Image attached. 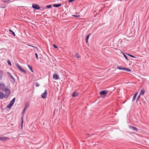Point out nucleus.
<instances>
[{
  "label": "nucleus",
  "mask_w": 149,
  "mask_h": 149,
  "mask_svg": "<svg viewBox=\"0 0 149 149\" xmlns=\"http://www.w3.org/2000/svg\"><path fill=\"white\" fill-rule=\"evenodd\" d=\"M15 65L17 68L21 71L24 74H26V72L18 63H16Z\"/></svg>",
  "instance_id": "f03ea898"
},
{
  "label": "nucleus",
  "mask_w": 149,
  "mask_h": 149,
  "mask_svg": "<svg viewBox=\"0 0 149 149\" xmlns=\"http://www.w3.org/2000/svg\"><path fill=\"white\" fill-rule=\"evenodd\" d=\"M124 70L128 72H130L131 71V70L130 69L128 68H126L125 67H124Z\"/></svg>",
  "instance_id": "a211bd4d"
},
{
  "label": "nucleus",
  "mask_w": 149,
  "mask_h": 149,
  "mask_svg": "<svg viewBox=\"0 0 149 149\" xmlns=\"http://www.w3.org/2000/svg\"><path fill=\"white\" fill-rule=\"evenodd\" d=\"M117 68L118 69L120 70H124V67L123 68L122 66H118Z\"/></svg>",
  "instance_id": "dca6fc26"
},
{
  "label": "nucleus",
  "mask_w": 149,
  "mask_h": 149,
  "mask_svg": "<svg viewBox=\"0 0 149 149\" xmlns=\"http://www.w3.org/2000/svg\"><path fill=\"white\" fill-rule=\"evenodd\" d=\"M3 75V72L2 71L0 70V80H1L2 79Z\"/></svg>",
  "instance_id": "4468645a"
},
{
  "label": "nucleus",
  "mask_w": 149,
  "mask_h": 149,
  "mask_svg": "<svg viewBox=\"0 0 149 149\" xmlns=\"http://www.w3.org/2000/svg\"><path fill=\"white\" fill-rule=\"evenodd\" d=\"M36 87H38L40 86V84L38 82H36Z\"/></svg>",
  "instance_id": "72a5a7b5"
},
{
  "label": "nucleus",
  "mask_w": 149,
  "mask_h": 149,
  "mask_svg": "<svg viewBox=\"0 0 149 149\" xmlns=\"http://www.w3.org/2000/svg\"><path fill=\"white\" fill-rule=\"evenodd\" d=\"M7 73L9 75V76H10L11 75H12L11 73L9 72H8Z\"/></svg>",
  "instance_id": "c9c22d12"
},
{
  "label": "nucleus",
  "mask_w": 149,
  "mask_h": 149,
  "mask_svg": "<svg viewBox=\"0 0 149 149\" xmlns=\"http://www.w3.org/2000/svg\"><path fill=\"white\" fill-rule=\"evenodd\" d=\"M53 46L55 48H58L57 47L55 44L53 45Z\"/></svg>",
  "instance_id": "473e14b6"
},
{
  "label": "nucleus",
  "mask_w": 149,
  "mask_h": 149,
  "mask_svg": "<svg viewBox=\"0 0 149 149\" xmlns=\"http://www.w3.org/2000/svg\"><path fill=\"white\" fill-rule=\"evenodd\" d=\"M6 95L5 94V95H4V94L2 92L0 91V99H2L4 97H5V98H6L7 97H6Z\"/></svg>",
  "instance_id": "39448f33"
},
{
  "label": "nucleus",
  "mask_w": 149,
  "mask_h": 149,
  "mask_svg": "<svg viewBox=\"0 0 149 149\" xmlns=\"http://www.w3.org/2000/svg\"><path fill=\"white\" fill-rule=\"evenodd\" d=\"M7 62L8 65H10V66H12L11 63L9 60H8Z\"/></svg>",
  "instance_id": "5701e85b"
},
{
  "label": "nucleus",
  "mask_w": 149,
  "mask_h": 149,
  "mask_svg": "<svg viewBox=\"0 0 149 149\" xmlns=\"http://www.w3.org/2000/svg\"><path fill=\"white\" fill-rule=\"evenodd\" d=\"M9 31L10 32H11L12 34L14 36H15V33L12 30H11V29H9Z\"/></svg>",
  "instance_id": "4be33fe9"
},
{
  "label": "nucleus",
  "mask_w": 149,
  "mask_h": 149,
  "mask_svg": "<svg viewBox=\"0 0 149 149\" xmlns=\"http://www.w3.org/2000/svg\"><path fill=\"white\" fill-rule=\"evenodd\" d=\"M28 45L30 46L31 47H34V46L33 45Z\"/></svg>",
  "instance_id": "58836bf2"
},
{
  "label": "nucleus",
  "mask_w": 149,
  "mask_h": 149,
  "mask_svg": "<svg viewBox=\"0 0 149 149\" xmlns=\"http://www.w3.org/2000/svg\"><path fill=\"white\" fill-rule=\"evenodd\" d=\"M34 48H35L36 49H38V48L37 47H34Z\"/></svg>",
  "instance_id": "ea45409f"
},
{
  "label": "nucleus",
  "mask_w": 149,
  "mask_h": 149,
  "mask_svg": "<svg viewBox=\"0 0 149 149\" xmlns=\"http://www.w3.org/2000/svg\"><path fill=\"white\" fill-rule=\"evenodd\" d=\"M127 55L132 58H136V57L132 55H131L130 54H127Z\"/></svg>",
  "instance_id": "b1692460"
},
{
  "label": "nucleus",
  "mask_w": 149,
  "mask_h": 149,
  "mask_svg": "<svg viewBox=\"0 0 149 149\" xmlns=\"http://www.w3.org/2000/svg\"><path fill=\"white\" fill-rule=\"evenodd\" d=\"M75 0H69L68 1V2H72V1H74Z\"/></svg>",
  "instance_id": "e433bc0d"
},
{
  "label": "nucleus",
  "mask_w": 149,
  "mask_h": 149,
  "mask_svg": "<svg viewBox=\"0 0 149 149\" xmlns=\"http://www.w3.org/2000/svg\"><path fill=\"white\" fill-rule=\"evenodd\" d=\"M123 54L125 58L127 60H128L127 56L125 54L123 53Z\"/></svg>",
  "instance_id": "c85d7f7f"
},
{
  "label": "nucleus",
  "mask_w": 149,
  "mask_h": 149,
  "mask_svg": "<svg viewBox=\"0 0 149 149\" xmlns=\"http://www.w3.org/2000/svg\"><path fill=\"white\" fill-rule=\"evenodd\" d=\"M10 0H4L3 1L4 3H7L10 1Z\"/></svg>",
  "instance_id": "a878e982"
},
{
  "label": "nucleus",
  "mask_w": 149,
  "mask_h": 149,
  "mask_svg": "<svg viewBox=\"0 0 149 149\" xmlns=\"http://www.w3.org/2000/svg\"><path fill=\"white\" fill-rule=\"evenodd\" d=\"M108 91L106 90H102L100 92V94L101 95H104L108 93Z\"/></svg>",
  "instance_id": "0eeeda50"
},
{
  "label": "nucleus",
  "mask_w": 149,
  "mask_h": 149,
  "mask_svg": "<svg viewBox=\"0 0 149 149\" xmlns=\"http://www.w3.org/2000/svg\"><path fill=\"white\" fill-rule=\"evenodd\" d=\"M15 98H13L12 100L10 101V104H11L13 105L14 102H15Z\"/></svg>",
  "instance_id": "ddd939ff"
},
{
  "label": "nucleus",
  "mask_w": 149,
  "mask_h": 149,
  "mask_svg": "<svg viewBox=\"0 0 149 149\" xmlns=\"http://www.w3.org/2000/svg\"><path fill=\"white\" fill-rule=\"evenodd\" d=\"M136 96H135V95H134L133 96V99H132V102H133L134 101V100H135V99L136 98Z\"/></svg>",
  "instance_id": "bb28decb"
},
{
  "label": "nucleus",
  "mask_w": 149,
  "mask_h": 149,
  "mask_svg": "<svg viewBox=\"0 0 149 149\" xmlns=\"http://www.w3.org/2000/svg\"><path fill=\"white\" fill-rule=\"evenodd\" d=\"M145 93V90H143V89L141 90L140 93V94L139 95H140L141 96V95H143Z\"/></svg>",
  "instance_id": "2eb2a0df"
},
{
  "label": "nucleus",
  "mask_w": 149,
  "mask_h": 149,
  "mask_svg": "<svg viewBox=\"0 0 149 149\" xmlns=\"http://www.w3.org/2000/svg\"><path fill=\"white\" fill-rule=\"evenodd\" d=\"M78 94V93L77 92H74L73 93L72 96V97H76L77 96Z\"/></svg>",
  "instance_id": "9d476101"
},
{
  "label": "nucleus",
  "mask_w": 149,
  "mask_h": 149,
  "mask_svg": "<svg viewBox=\"0 0 149 149\" xmlns=\"http://www.w3.org/2000/svg\"><path fill=\"white\" fill-rule=\"evenodd\" d=\"M28 107H29L28 104H26V105H25V106L24 108V109L23 110V112L22 113V114H24V113L26 111V109Z\"/></svg>",
  "instance_id": "1a4fd4ad"
},
{
  "label": "nucleus",
  "mask_w": 149,
  "mask_h": 149,
  "mask_svg": "<svg viewBox=\"0 0 149 149\" xmlns=\"http://www.w3.org/2000/svg\"><path fill=\"white\" fill-rule=\"evenodd\" d=\"M23 123V117H22V122H21V123H22L21 126H22H22Z\"/></svg>",
  "instance_id": "2f4dec72"
},
{
  "label": "nucleus",
  "mask_w": 149,
  "mask_h": 149,
  "mask_svg": "<svg viewBox=\"0 0 149 149\" xmlns=\"http://www.w3.org/2000/svg\"><path fill=\"white\" fill-rule=\"evenodd\" d=\"M27 66H28V67L29 69V70H31V71L32 72H33V70L32 68V67L29 65H27Z\"/></svg>",
  "instance_id": "f3484780"
},
{
  "label": "nucleus",
  "mask_w": 149,
  "mask_h": 149,
  "mask_svg": "<svg viewBox=\"0 0 149 149\" xmlns=\"http://www.w3.org/2000/svg\"><path fill=\"white\" fill-rule=\"evenodd\" d=\"M32 7L35 9L39 10L40 8V7L38 4H33Z\"/></svg>",
  "instance_id": "7ed1b4c3"
},
{
  "label": "nucleus",
  "mask_w": 149,
  "mask_h": 149,
  "mask_svg": "<svg viewBox=\"0 0 149 149\" xmlns=\"http://www.w3.org/2000/svg\"><path fill=\"white\" fill-rule=\"evenodd\" d=\"M140 95H139L138 96V97H137V98L136 99V102H138V101L139 100V98H140Z\"/></svg>",
  "instance_id": "cd10ccee"
},
{
  "label": "nucleus",
  "mask_w": 149,
  "mask_h": 149,
  "mask_svg": "<svg viewBox=\"0 0 149 149\" xmlns=\"http://www.w3.org/2000/svg\"><path fill=\"white\" fill-rule=\"evenodd\" d=\"M129 127L130 128L132 129L133 130H135L136 131H138L137 129L134 127L131 126H129Z\"/></svg>",
  "instance_id": "9b49d317"
},
{
  "label": "nucleus",
  "mask_w": 149,
  "mask_h": 149,
  "mask_svg": "<svg viewBox=\"0 0 149 149\" xmlns=\"http://www.w3.org/2000/svg\"><path fill=\"white\" fill-rule=\"evenodd\" d=\"M13 106V105L11 104L10 103H9V104L7 105V107L8 108H10Z\"/></svg>",
  "instance_id": "412c9836"
},
{
  "label": "nucleus",
  "mask_w": 149,
  "mask_h": 149,
  "mask_svg": "<svg viewBox=\"0 0 149 149\" xmlns=\"http://www.w3.org/2000/svg\"><path fill=\"white\" fill-rule=\"evenodd\" d=\"M9 139L8 138L5 136H2L0 137V141H5Z\"/></svg>",
  "instance_id": "6e6552de"
},
{
  "label": "nucleus",
  "mask_w": 149,
  "mask_h": 149,
  "mask_svg": "<svg viewBox=\"0 0 149 149\" xmlns=\"http://www.w3.org/2000/svg\"><path fill=\"white\" fill-rule=\"evenodd\" d=\"M35 56H36V59L37 60H38V55L37 54V53H35Z\"/></svg>",
  "instance_id": "7c9ffc66"
},
{
  "label": "nucleus",
  "mask_w": 149,
  "mask_h": 149,
  "mask_svg": "<svg viewBox=\"0 0 149 149\" xmlns=\"http://www.w3.org/2000/svg\"><path fill=\"white\" fill-rule=\"evenodd\" d=\"M90 35V34H89L88 36H87L86 38V43H87L88 42V39H89V38Z\"/></svg>",
  "instance_id": "6ab92c4d"
},
{
  "label": "nucleus",
  "mask_w": 149,
  "mask_h": 149,
  "mask_svg": "<svg viewBox=\"0 0 149 149\" xmlns=\"http://www.w3.org/2000/svg\"><path fill=\"white\" fill-rule=\"evenodd\" d=\"M53 78L55 80L58 79H59V77L57 74H53Z\"/></svg>",
  "instance_id": "423d86ee"
},
{
  "label": "nucleus",
  "mask_w": 149,
  "mask_h": 149,
  "mask_svg": "<svg viewBox=\"0 0 149 149\" xmlns=\"http://www.w3.org/2000/svg\"><path fill=\"white\" fill-rule=\"evenodd\" d=\"M138 93V92H136V93H135L134 95H135V96H136V97L137 95V94Z\"/></svg>",
  "instance_id": "4c0bfd02"
},
{
  "label": "nucleus",
  "mask_w": 149,
  "mask_h": 149,
  "mask_svg": "<svg viewBox=\"0 0 149 149\" xmlns=\"http://www.w3.org/2000/svg\"><path fill=\"white\" fill-rule=\"evenodd\" d=\"M10 77L11 79L13 80L14 82H15V79L12 75H11L10 76Z\"/></svg>",
  "instance_id": "aec40b11"
},
{
  "label": "nucleus",
  "mask_w": 149,
  "mask_h": 149,
  "mask_svg": "<svg viewBox=\"0 0 149 149\" xmlns=\"http://www.w3.org/2000/svg\"><path fill=\"white\" fill-rule=\"evenodd\" d=\"M0 90L3 91L5 92V94L6 95V97H8L10 93V89L8 88L4 84L0 83Z\"/></svg>",
  "instance_id": "f257e3e1"
},
{
  "label": "nucleus",
  "mask_w": 149,
  "mask_h": 149,
  "mask_svg": "<svg viewBox=\"0 0 149 149\" xmlns=\"http://www.w3.org/2000/svg\"><path fill=\"white\" fill-rule=\"evenodd\" d=\"M47 94V90H45V92L42 93L41 95L42 98L43 99H44L46 97Z\"/></svg>",
  "instance_id": "20e7f679"
},
{
  "label": "nucleus",
  "mask_w": 149,
  "mask_h": 149,
  "mask_svg": "<svg viewBox=\"0 0 149 149\" xmlns=\"http://www.w3.org/2000/svg\"><path fill=\"white\" fill-rule=\"evenodd\" d=\"M52 7V6L51 5H48L46 6V8H50Z\"/></svg>",
  "instance_id": "393cba45"
},
{
  "label": "nucleus",
  "mask_w": 149,
  "mask_h": 149,
  "mask_svg": "<svg viewBox=\"0 0 149 149\" xmlns=\"http://www.w3.org/2000/svg\"><path fill=\"white\" fill-rule=\"evenodd\" d=\"M61 6V4H53V6L54 7L57 8Z\"/></svg>",
  "instance_id": "f8f14e48"
},
{
  "label": "nucleus",
  "mask_w": 149,
  "mask_h": 149,
  "mask_svg": "<svg viewBox=\"0 0 149 149\" xmlns=\"http://www.w3.org/2000/svg\"><path fill=\"white\" fill-rule=\"evenodd\" d=\"M76 57L77 58H79L80 57V56L78 53L76 54Z\"/></svg>",
  "instance_id": "c756f323"
},
{
  "label": "nucleus",
  "mask_w": 149,
  "mask_h": 149,
  "mask_svg": "<svg viewBox=\"0 0 149 149\" xmlns=\"http://www.w3.org/2000/svg\"><path fill=\"white\" fill-rule=\"evenodd\" d=\"M73 16L75 17H79L80 15H73Z\"/></svg>",
  "instance_id": "f704fd0d"
}]
</instances>
